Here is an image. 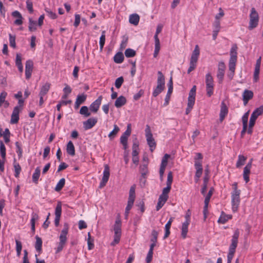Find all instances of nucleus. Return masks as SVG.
<instances>
[{
    "instance_id": "0eeeda50",
    "label": "nucleus",
    "mask_w": 263,
    "mask_h": 263,
    "mask_svg": "<svg viewBox=\"0 0 263 263\" xmlns=\"http://www.w3.org/2000/svg\"><path fill=\"white\" fill-rule=\"evenodd\" d=\"M205 84L206 94L210 97L213 94L214 90V80L210 73L205 76Z\"/></svg>"
},
{
    "instance_id": "4468645a",
    "label": "nucleus",
    "mask_w": 263,
    "mask_h": 263,
    "mask_svg": "<svg viewBox=\"0 0 263 263\" xmlns=\"http://www.w3.org/2000/svg\"><path fill=\"white\" fill-rule=\"evenodd\" d=\"M109 175V167L107 164H105L104 166V170L103 171V176L99 185V187L100 189L105 186L107 181H108Z\"/></svg>"
},
{
    "instance_id": "412c9836",
    "label": "nucleus",
    "mask_w": 263,
    "mask_h": 263,
    "mask_svg": "<svg viewBox=\"0 0 263 263\" xmlns=\"http://www.w3.org/2000/svg\"><path fill=\"white\" fill-rule=\"evenodd\" d=\"M20 109L18 106H15L13 110L11 116L10 123L11 124H16L19 120Z\"/></svg>"
},
{
    "instance_id": "2eb2a0df",
    "label": "nucleus",
    "mask_w": 263,
    "mask_h": 263,
    "mask_svg": "<svg viewBox=\"0 0 263 263\" xmlns=\"http://www.w3.org/2000/svg\"><path fill=\"white\" fill-rule=\"evenodd\" d=\"M226 66L223 62H220L218 63L217 78L219 83H221L223 80Z\"/></svg>"
},
{
    "instance_id": "de8ad7c7",
    "label": "nucleus",
    "mask_w": 263,
    "mask_h": 263,
    "mask_svg": "<svg viewBox=\"0 0 263 263\" xmlns=\"http://www.w3.org/2000/svg\"><path fill=\"white\" fill-rule=\"evenodd\" d=\"M158 236V232L155 230H153L152 231V233H151V241L152 242L157 243Z\"/></svg>"
},
{
    "instance_id": "c756f323",
    "label": "nucleus",
    "mask_w": 263,
    "mask_h": 263,
    "mask_svg": "<svg viewBox=\"0 0 263 263\" xmlns=\"http://www.w3.org/2000/svg\"><path fill=\"white\" fill-rule=\"evenodd\" d=\"M12 15L13 17H17V19H16L14 21V24L17 25H22L23 23L22 21V16L21 14L17 11H15L12 13Z\"/></svg>"
},
{
    "instance_id": "2f4dec72",
    "label": "nucleus",
    "mask_w": 263,
    "mask_h": 263,
    "mask_svg": "<svg viewBox=\"0 0 263 263\" xmlns=\"http://www.w3.org/2000/svg\"><path fill=\"white\" fill-rule=\"evenodd\" d=\"M232 218V216L230 215H227L224 213L223 212H222L221 216L219 218L218 220V222L219 223L224 224L229 219Z\"/></svg>"
},
{
    "instance_id": "ddd939ff",
    "label": "nucleus",
    "mask_w": 263,
    "mask_h": 263,
    "mask_svg": "<svg viewBox=\"0 0 263 263\" xmlns=\"http://www.w3.org/2000/svg\"><path fill=\"white\" fill-rule=\"evenodd\" d=\"M145 137L148 145L151 148L156 146V142L153 137V134L151 132V128L148 125L146 126L145 129Z\"/></svg>"
},
{
    "instance_id": "a18cd8bd",
    "label": "nucleus",
    "mask_w": 263,
    "mask_h": 263,
    "mask_svg": "<svg viewBox=\"0 0 263 263\" xmlns=\"http://www.w3.org/2000/svg\"><path fill=\"white\" fill-rule=\"evenodd\" d=\"M94 239L92 238L90 236V233H88V239H87V244H88V249L90 250H92L94 248L93 244Z\"/></svg>"
},
{
    "instance_id": "79ce46f5",
    "label": "nucleus",
    "mask_w": 263,
    "mask_h": 263,
    "mask_svg": "<svg viewBox=\"0 0 263 263\" xmlns=\"http://www.w3.org/2000/svg\"><path fill=\"white\" fill-rule=\"evenodd\" d=\"M125 55L127 58H132L136 55V51L131 48H127L125 50L124 52Z\"/></svg>"
},
{
    "instance_id": "9b49d317",
    "label": "nucleus",
    "mask_w": 263,
    "mask_h": 263,
    "mask_svg": "<svg viewBox=\"0 0 263 263\" xmlns=\"http://www.w3.org/2000/svg\"><path fill=\"white\" fill-rule=\"evenodd\" d=\"M239 236V231L238 229L235 231L231 239V243L229 247V253L235 254V249L237 246L238 239Z\"/></svg>"
},
{
    "instance_id": "f3484780",
    "label": "nucleus",
    "mask_w": 263,
    "mask_h": 263,
    "mask_svg": "<svg viewBox=\"0 0 263 263\" xmlns=\"http://www.w3.org/2000/svg\"><path fill=\"white\" fill-rule=\"evenodd\" d=\"M33 63L31 60H27L25 64V76L26 79L28 80L31 77L33 70Z\"/></svg>"
},
{
    "instance_id": "c85d7f7f",
    "label": "nucleus",
    "mask_w": 263,
    "mask_h": 263,
    "mask_svg": "<svg viewBox=\"0 0 263 263\" xmlns=\"http://www.w3.org/2000/svg\"><path fill=\"white\" fill-rule=\"evenodd\" d=\"M140 17L137 14H132L130 15L129 18V22L130 24L135 26H137L139 22Z\"/></svg>"
},
{
    "instance_id": "f704fd0d",
    "label": "nucleus",
    "mask_w": 263,
    "mask_h": 263,
    "mask_svg": "<svg viewBox=\"0 0 263 263\" xmlns=\"http://www.w3.org/2000/svg\"><path fill=\"white\" fill-rule=\"evenodd\" d=\"M41 170L39 167H37L32 175V181L35 184L38 183V180L40 176Z\"/></svg>"
},
{
    "instance_id": "5701e85b",
    "label": "nucleus",
    "mask_w": 263,
    "mask_h": 263,
    "mask_svg": "<svg viewBox=\"0 0 263 263\" xmlns=\"http://www.w3.org/2000/svg\"><path fill=\"white\" fill-rule=\"evenodd\" d=\"M228 112V109L226 104L222 102L221 104L219 120L222 122Z\"/></svg>"
},
{
    "instance_id": "603ef678",
    "label": "nucleus",
    "mask_w": 263,
    "mask_h": 263,
    "mask_svg": "<svg viewBox=\"0 0 263 263\" xmlns=\"http://www.w3.org/2000/svg\"><path fill=\"white\" fill-rule=\"evenodd\" d=\"M251 166H252V162L251 161L244 167L243 175H249L250 173V170H251Z\"/></svg>"
},
{
    "instance_id": "bb28decb",
    "label": "nucleus",
    "mask_w": 263,
    "mask_h": 263,
    "mask_svg": "<svg viewBox=\"0 0 263 263\" xmlns=\"http://www.w3.org/2000/svg\"><path fill=\"white\" fill-rule=\"evenodd\" d=\"M236 61L237 57H230L229 63V70L232 72V76L234 74Z\"/></svg>"
},
{
    "instance_id": "5fc2aeb1",
    "label": "nucleus",
    "mask_w": 263,
    "mask_h": 263,
    "mask_svg": "<svg viewBox=\"0 0 263 263\" xmlns=\"http://www.w3.org/2000/svg\"><path fill=\"white\" fill-rule=\"evenodd\" d=\"M9 42H10V46L13 48H15L16 47V44H15V36L12 35V34H9Z\"/></svg>"
},
{
    "instance_id": "a19ab883",
    "label": "nucleus",
    "mask_w": 263,
    "mask_h": 263,
    "mask_svg": "<svg viewBox=\"0 0 263 263\" xmlns=\"http://www.w3.org/2000/svg\"><path fill=\"white\" fill-rule=\"evenodd\" d=\"M105 31H103L102 32V34L100 36V41H99L100 49L101 51H102L104 45L105 44Z\"/></svg>"
},
{
    "instance_id": "f03ea898",
    "label": "nucleus",
    "mask_w": 263,
    "mask_h": 263,
    "mask_svg": "<svg viewBox=\"0 0 263 263\" xmlns=\"http://www.w3.org/2000/svg\"><path fill=\"white\" fill-rule=\"evenodd\" d=\"M114 240L110 245L115 246L119 243L121 236V221L119 218L116 219L114 226Z\"/></svg>"
},
{
    "instance_id": "c9c22d12",
    "label": "nucleus",
    "mask_w": 263,
    "mask_h": 263,
    "mask_svg": "<svg viewBox=\"0 0 263 263\" xmlns=\"http://www.w3.org/2000/svg\"><path fill=\"white\" fill-rule=\"evenodd\" d=\"M35 239L36 242L35 244V248L37 252L41 253L42 247V240L41 238H40L38 236H35Z\"/></svg>"
},
{
    "instance_id": "393cba45",
    "label": "nucleus",
    "mask_w": 263,
    "mask_h": 263,
    "mask_svg": "<svg viewBox=\"0 0 263 263\" xmlns=\"http://www.w3.org/2000/svg\"><path fill=\"white\" fill-rule=\"evenodd\" d=\"M242 96L244 104L246 105L253 98V92L251 90L246 89L243 93Z\"/></svg>"
},
{
    "instance_id": "09e8293b",
    "label": "nucleus",
    "mask_w": 263,
    "mask_h": 263,
    "mask_svg": "<svg viewBox=\"0 0 263 263\" xmlns=\"http://www.w3.org/2000/svg\"><path fill=\"white\" fill-rule=\"evenodd\" d=\"M124 82L123 77H120L117 78L115 81V86L117 88H120Z\"/></svg>"
},
{
    "instance_id": "1a4fd4ad",
    "label": "nucleus",
    "mask_w": 263,
    "mask_h": 263,
    "mask_svg": "<svg viewBox=\"0 0 263 263\" xmlns=\"http://www.w3.org/2000/svg\"><path fill=\"white\" fill-rule=\"evenodd\" d=\"M132 133L131 124H128L127 126L126 130L121 135L120 141V143L123 145V148H127L128 138L130 136Z\"/></svg>"
},
{
    "instance_id": "13d9d810",
    "label": "nucleus",
    "mask_w": 263,
    "mask_h": 263,
    "mask_svg": "<svg viewBox=\"0 0 263 263\" xmlns=\"http://www.w3.org/2000/svg\"><path fill=\"white\" fill-rule=\"evenodd\" d=\"M27 8L30 13H32L33 11V4L30 0H27L26 1Z\"/></svg>"
},
{
    "instance_id": "7c9ffc66",
    "label": "nucleus",
    "mask_w": 263,
    "mask_h": 263,
    "mask_svg": "<svg viewBox=\"0 0 263 263\" xmlns=\"http://www.w3.org/2000/svg\"><path fill=\"white\" fill-rule=\"evenodd\" d=\"M51 84L48 82H46L44 85H43L41 88V90L39 93V96H45L48 92Z\"/></svg>"
},
{
    "instance_id": "4c0bfd02",
    "label": "nucleus",
    "mask_w": 263,
    "mask_h": 263,
    "mask_svg": "<svg viewBox=\"0 0 263 263\" xmlns=\"http://www.w3.org/2000/svg\"><path fill=\"white\" fill-rule=\"evenodd\" d=\"M36 22L33 21L31 18H29V30L30 31H34L36 29Z\"/></svg>"
},
{
    "instance_id": "8fccbe9b",
    "label": "nucleus",
    "mask_w": 263,
    "mask_h": 263,
    "mask_svg": "<svg viewBox=\"0 0 263 263\" xmlns=\"http://www.w3.org/2000/svg\"><path fill=\"white\" fill-rule=\"evenodd\" d=\"M140 168L142 177L143 178H145V176L148 172L147 164H143L141 165Z\"/></svg>"
},
{
    "instance_id": "423d86ee",
    "label": "nucleus",
    "mask_w": 263,
    "mask_h": 263,
    "mask_svg": "<svg viewBox=\"0 0 263 263\" xmlns=\"http://www.w3.org/2000/svg\"><path fill=\"white\" fill-rule=\"evenodd\" d=\"M196 90V86H194L190 91L187 100V107L185 111V114L186 115L190 113L195 104Z\"/></svg>"
},
{
    "instance_id": "f8f14e48",
    "label": "nucleus",
    "mask_w": 263,
    "mask_h": 263,
    "mask_svg": "<svg viewBox=\"0 0 263 263\" xmlns=\"http://www.w3.org/2000/svg\"><path fill=\"white\" fill-rule=\"evenodd\" d=\"M263 114V105L260 106L258 108L255 109L252 114H251L249 123H250V127H253L256 120L258 116L261 115Z\"/></svg>"
},
{
    "instance_id": "7ed1b4c3",
    "label": "nucleus",
    "mask_w": 263,
    "mask_h": 263,
    "mask_svg": "<svg viewBox=\"0 0 263 263\" xmlns=\"http://www.w3.org/2000/svg\"><path fill=\"white\" fill-rule=\"evenodd\" d=\"M68 226L67 223L64 225V228L61 231L59 238L60 242L56 249V253L60 252L65 246L67 241V235L68 232Z\"/></svg>"
},
{
    "instance_id": "37998d69",
    "label": "nucleus",
    "mask_w": 263,
    "mask_h": 263,
    "mask_svg": "<svg viewBox=\"0 0 263 263\" xmlns=\"http://www.w3.org/2000/svg\"><path fill=\"white\" fill-rule=\"evenodd\" d=\"M246 160V157L242 155H239L238 159L236 163V167H239L240 166L243 165L245 164Z\"/></svg>"
},
{
    "instance_id": "a878e982",
    "label": "nucleus",
    "mask_w": 263,
    "mask_h": 263,
    "mask_svg": "<svg viewBox=\"0 0 263 263\" xmlns=\"http://www.w3.org/2000/svg\"><path fill=\"white\" fill-rule=\"evenodd\" d=\"M126 103V99L125 97L121 96L117 98L115 102V106L117 108H120L125 105Z\"/></svg>"
},
{
    "instance_id": "72a5a7b5",
    "label": "nucleus",
    "mask_w": 263,
    "mask_h": 263,
    "mask_svg": "<svg viewBox=\"0 0 263 263\" xmlns=\"http://www.w3.org/2000/svg\"><path fill=\"white\" fill-rule=\"evenodd\" d=\"M124 59L123 54L121 52H118L115 55L114 61L116 63L120 64L123 62Z\"/></svg>"
},
{
    "instance_id": "4be33fe9",
    "label": "nucleus",
    "mask_w": 263,
    "mask_h": 263,
    "mask_svg": "<svg viewBox=\"0 0 263 263\" xmlns=\"http://www.w3.org/2000/svg\"><path fill=\"white\" fill-rule=\"evenodd\" d=\"M86 98L87 95L84 93L78 95L74 104V108L78 109L80 105L86 101Z\"/></svg>"
},
{
    "instance_id": "69168bd1",
    "label": "nucleus",
    "mask_w": 263,
    "mask_h": 263,
    "mask_svg": "<svg viewBox=\"0 0 263 263\" xmlns=\"http://www.w3.org/2000/svg\"><path fill=\"white\" fill-rule=\"evenodd\" d=\"M153 252H151V251H148V252L147 254V256L146 258V263H150L152 261L153 258Z\"/></svg>"
},
{
    "instance_id": "6e6d98bb",
    "label": "nucleus",
    "mask_w": 263,
    "mask_h": 263,
    "mask_svg": "<svg viewBox=\"0 0 263 263\" xmlns=\"http://www.w3.org/2000/svg\"><path fill=\"white\" fill-rule=\"evenodd\" d=\"M7 96V93L6 91H3L0 94V107L2 106V104L5 102V99Z\"/></svg>"
},
{
    "instance_id": "052dcab7",
    "label": "nucleus",
    "mask_w": 263,
    "mask_h": 263,
    "mask_svg": "<svg viewBox=\"0 0 263 263\" xmlns=\"http://www.w3.org/2000/svg\"><path fill=\"white\" fill-rule=\"evenodd\" d=\"M170 157V155L166 154L162 158L161 165L166 166L167 164L168 159Z\"/></svg>"
},
{
    "instance_id": "20e7f679",
    "label": "nucleus",
    "mask_w": 263,
    "mask_h": 263,
    "mask_svg": "<svg viewBox=\"0 0 263 263\" xmlns=\"http://www.w3.org/2000/svg\"><path fill=\"white\" fill-rule=\"evenodd\" d=\"M158 79L157 81V87L153 92V96L154 97L158 96L165 88V78L164 76L161 71L158 72Z\"/></svg>"
},
{
    "instance_id": "39448f33",
    "label": "nucleus",
    "mask_w": 263,
    "mask_h": 263,
    "mask_svg": "<svg viewBox=\"0 0 263 263\" xmlns=\"http://www.w3.org/2000/svg\"><path fill=\"white\" fill-rule=\"evenodd\" d=\"M199 54V46L197 45L195 46V49L193 50L191 55L190 62V67L187 70L188 73H190L191 71H192L196 68Z\"/></svg>"
},
{
    "instance_id": "bf43d9fd",
    "label": "nucleus",
    "mask_w": 263,
    "mask_h": 263,
    "mask_svg": "<svg viewBox=\"0 0 263 263\" xmlns=\"http://www.w3.org/2000/svg\"><path fill=\"white\" fill-rule=\"evenodd\" d=\"M172 182H173V174L171 172H170L167 174L166 185L171 186Z\"/></svg>"
},
{
    "instance_id": "9d476101",
    "label": "nucleus",
    "mask_w": 263,
    "mask_h": 263,
    "mask_svg": "<svg viewBox=\"0 0 263 263\" xmlns=\"http://www.w3.org/2000/svg\"><path fill=\"white\" fill-rule=\"evenodd\" d=\"M240 193H231L232 209L233 212H236L239 207L240 199Z\"/></svg>"
},
{
    "instance_id": "58836bf2",
    "label": "nucleus",
    "mask_w": 263,
    "mask_h": 263,
    "mask_svg": "<svg viewBox=\"0 0 263 263\" xmlns=\"http://www.w3.org/2000/svg\"><path fill=\"white\" fill-rule=\"evenodd\" d=\"M79 112L81 115H83L86 117H89L91 115L90 112L89 111L88 107L86 106H83L81 108Z\"/></svg>"
},
{
    "instance_id": "680f3d73",
    "label": "nucleus",
    "mask_w": 263,
    "mask_h": 263,
    "mask_svg": "<svg viewBox=\"0 0 263 263\" xmlns=\"http://www.w3.org/2000/svg\"><path fill=\"white\" fill-rule=\"evenodd\" d=\"M133 148H137L139 146V141L136 136L132 137Z\"/></svg>"
},
{
    "instance_id": "49530a36",
    "label": "nucleus",
    "mask_w": 263,
    "mask_h": 263,
    "mask_svg": "<svg viewBox=\"0 0 263 263\" xmlns=\"http://www.w3.org/2000/svg\"><path fill=\"white\" fill-rule=\"evenodd\" d=\"M210 199L209 197H205L204 199V205L203 208V213L204 214V219L206 218V214L208 213V207Z\"/></svg>"
},
{
    "instance_id": "6e6552de",
    "label": "nucleus",
    "mask_w": 263,
    "mask_h": 263,
    "mask_svg": "<svg viewBox=\"0 0 263 263\" xmlns=\"http://www.w3.org/2000/svg\"><path fill=\"white\" fill-rule=\"evenodd\" d=\"M191 211L188 210L185 215V221L182 224V238H185L186 237L188 232V226L190 223Z\"/></svg>"
},
{
    "instance_id": "ea45409f",
    "label": "nucleus",
    "mask_w": 263,
    "mask_h": 263,
    "mask_svg": "<svg viewBox=\"0 0 263 263\" xmlns=\"http://www.w3.org/2000/svg\"><path fill=\"white\" fill-rule=\"evenodd\" d=\"M65 183V179L64 178H61L60 181L58 182L54 190L57 192L60 191L64 187Z\"/></svg>"
},
{
    "instance_id": "4d7b16f0",
    "label": "nucleus",
    "mask_w": 263,
    "mask_h": 263,
    "mask_svg": "<svg viewBox=\"0 0 263 263\" xmlns=\"http://www.w3.org/2000/svg\"><path fill=\"white\" fill-rule=\"evenodd\" d=\"M45 11L47 13L48 16L49 17H50L51 18L55 19L57 18V14L54 12H53L52 11H51L50 9L46 8V9H45Z\"/></svg>"
},
{
    "instance_id": "dca6fc26",
    "label": "nucleus",
    "mask_w": 263,
    "mask_h": 263,
    "mask_svg": "<svg viewBox=\"0 0 263 263\" xmlns=\"http://www.w3.org/2000/svg\"><path fill=\"white\" fill-rule=\"evenodd\" d=\"M195 167L196 170L195 176V181L196 182H197L199 181L203 171L202 163H201V162L196 161L195 163Z\"/></svg>"
},
{
    "instance_id": "3c124183",
    "label": "nucleus",
    "mask_w": 263,
    "mask_h": 263,
    "mask_svg": "<svg viewBox=\"0 0 263 263\" xmlns=\"http://www.w3.org/2000/svg\"><path fill=\"white\" fill-rule=\"evenodd\" d=\"M237 47L236 44L233 45L230 51V57H237Z\"/></svg>"
},
{
    "instance_id": "e2e57ef3",
    "label": "nucleus",
    "mask_w": 263,
    "mask_h": 263,
    "mask_svg": "<svg viewBox=\"0 0 263 263\" xmlns=\"http://www.w3.org/2000/svg\"><path fill=\"white\" fill-rule=\"evenodd\" d=\"M74 16L75 20L73 25L75 27H77L80 24L81 16L80 15L77 14H75Z\"/></svg>"
},
{
    "instance_id": "a211bd4d",
    "label": "nucleus",
    "mask_w": 263,
    "mask_h": 263,
    "mask_svg": "<svg viewBox=\"0 0 263 263\" xmlns=\"http://www.w3.org/2000/svg\"><path fill=\"white\" fill-rule=\"evenodd\" d=\"M102 98V96H100L97 99L90 104L89 106L90 111L93 112H97L98 111L101 104Z\"/></svg>"
},
{
    "instance_id": "864d4df0",
    "label": "nucleus",
    "mask_w": 263,
    "mask_h": 263,
    "mask_svg": "<svg viewBox=\"0 0 263 263\" xmlns=\"http://www.w3.org/2000/svg\"><path fill=\"white\" fill-rule=\"evenodd\" d=\"M14 167L15 170L14 176L15 177H18L21 171V167L18 163H15L14 164Z\"/></svg>"
},
{
    "instance_id": "c03bdc74",
    "label": "nucleus",
    "mask_w": 263,
    "mask_h": 263,
    "mask_svg": "<svg viewBox=\"0 0 263 263\" xmlns=\"http://www.w3.org/2000/svg\"><path fill=\"white\" fill-rule=\"evenodd\" d=\"M62 214V204L61 202H58L55 210V217H61Z\"/></svg>"
},
{
    "instance_id": "e433bc0d",
    "label": "nucleus",
    "mask_w": 263,
    "mask_h": 263,
    "mask_svg": "<svg viewBox=\"0 0 263 263\" xmlns=\"http://www.w3.org/2000/svg\"><path fill=\"white\" fill-rule=\"evenodd\" d=\"M119 130H120L119 127L117 126V125L115 124L114 125L113 130L108 134L109 138L110 140L114 139L116 136V135H117V134L119 132Z\"/></svg>"
},
{
    "instance_id": "cd10ccee",
    "label": "nucleus",
    "mask_w": 263,
    "mask_h": 263,
    "mask_svg": "<svg viewBox=\"0 0 263 263\" xmlns=\"http://www.w3.org/2000/svg\"><path fill=\"white\" fill-rule=\"evenodd\" d=\"M154 39H155V50L154 53V57L156 58L157 55L158 54V53L160 49V44L159 39L158 38V36H157V35H154Z\"/></svg>"
},
{
    "instance_id": "f257e3e1",
    "label": "nucleus",
    "mask_w": 263,
    "mask_h": 263,
    "mask_svg": "<svg viewBox=\"0 0 263 263\" xmlns=\"http://www.w3.org/2000/svg\"><path fill=\"white\" fill-rule=\"evenodd\" d=\"M259 19V14L255 8L254 7L252 8L249 14V22L248 27L249 30H252L258 26Z\"/></svg>"
},
{
    "instance_id": "0e129e2a",
    "label": "nucleus",
    "mask_w": 263,
    "mask_h": 263,
    "mask_svg": "<svg viewBox=\"0 0 263 263\" xmlns=\"http://www.w3.org/2000/svg\"><path fill=\"white\" fill-rule=\"evenodd\" d=\"M78 225L80 230L85 229L87 227L86 223L82 220H81L79 221Z\"/></svg>"
},
{
    "instance_id": "338daca9",
    "label": "nucleus",
    "mask_w": 263,
    "mask_h": 263,
    "mask_svg": "<svg viewBox=\"0 0 263 263\" xmlns=\"http://www.w3.org/2000/svg\"><path fill=\"white\" fill-rule=\"evenodd\" d=\"M143 90L142 89L140 90L138 93L134 95V99L136 101L139 100L140 98V97L143 95Z\"/></svg>"
},
{
    "instance_id": "774afa93",
    "label": "nucleus",
    "mask_w": 263,
    "mask_h": 263,
    "mask_svg": "<svg viewBox=\"0 0 263 263\" xmlns=\"http://www.w3.org/2000/svg\"><path fill=\"white\" fill-rule=\"evenodd\" d=\"M137 206L139 207V210L141 213H143L145 211L144 202L143 200L140 201L138 204Z\"/></svg>"
},
{
    "instance_id": "b1692460",
    "label": "nucleus",
    "mask_w": 263,
    "mask_h": 263,
    "mask_svg": "<svg viewBox=\"0 0 263 263\" xmlns=\"http://www.w3.org/2000/svg\"><path fill=\"white\" fill-rule=\"evenodd\" d=\"M260 64L261 57L257 60L255 64V70L254 72V80L255 82H256L258 79Z\"/></svg>"
},
{
    "instance_id": "6ab92c4d",
    "label": "nucleus",
    "mask_w": 263,
    "mask_h": 263,
    "mask_svg": "<svg viewBox=\"0 0 263 263\" xmlns=\"http://www.w3.org/2000/svg\"><path fill=\"white\" fill-rule=\"evenodd\" d=\"M135 189H136V185L135 184H134L133 185H132L130 187V190H129V197H128L127 205H130V206H133L134 201H135V198H136Z\"/></svg>"
},
{
    "instance_id": "aec40b11",
    "label": "nucleus",
    "mask_w": 263,
    "mask_h": 263,
    "mask_svg": "<svg viewBox=\"0 0 263 263\" xmlns=\"http://www.w3.org/2000/svg\"><path fill=\"white\" fill-rule=\"evenodd\" d=\"M98 120L96 118H91L83 122V127L85 130L92 128L97 123Z\"/></svg>"
},
{
    "instance_id": "473e14b6",
    "label": "nucleus",
    "mask_w": 263,
    "mask_h": 263,
    "mask_svg": "<svg viewBox=\"0 0 263 263\" xmlns=\"http://www.w3.org/2000/svg\"><path fill=\"white\" fill-rule=\"evenodd\" d=\"M31 231L34 233L35 232V221L39 219V215L37 213L33 212L31 214Z\"/></svg>"
}]
</instances>
